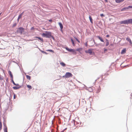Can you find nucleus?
I'll list each match as a JSON object with an SVG mask.
<instances>
[{
  "label": "nucleus",
  "mask_w": 132,
  "mask_h": 132,
  "mask_svg": "<svg viewBox=\"0 0 132 132\" xmlns=\"http://www.w3.org/2000/svg\"><path fill=\"white\" fill-rule=\"evenodd\" d=\"M42 36L46 38H50L52 36V34L51 32L46 31L45 33H43L42 34Z\"/></svg>",
  "instance_id": "obj_1"
},
{
  "label": "nucleus",
  "mask_w": 132,
  "mask_h": 132,
  "mask_svg": "<svg viewBox=\"0 0 132 132\" xmlns=\"http://www.w3.org/2000/svg\"><path fill=\"white\" fill-rule=\"evenodd\" d=\"M72 74L71 73L67 72L66 73L64 76H63V77L68 78L70 77H72Z\"/></svg>",
  "instance_id": "obj_2"
},
{
  "label": "nucleus",
  "mask_w": 132,
  "mask_h": 132,
  "mask_svg": "<svg viewBox=\"0 0 132 132\" xmlns=\"http://www.w3.org/2000/svg\"><path fill=\"white\" fill-rule=\"evenodd\" d=\"M24 29L22 27H21L17 28V32L20 34H22V32H24Z\"/></svg>",
  "instance_id": "obj_3"
},
{
  "label": "nucleus",
  "mask_w": 132,
  "mask_h": 132,
  "mask_svg": "<svg viewBox=\"0 0 132 132\" xmlns=\"http://www.w3.org/2000/svg\"><path fill=\"white\" fill-rule=\"evenodd\" d=\"M65 49L69 52L73 53V54H76V51L74 49H70L68 48V47H65Z\"/></svg>",
  "instance_id": "obj_4"
},
{
  "label": "nucleus",
  "mask_w": 132,
  "mask_h": 132,
  "mask_svg": "<svg viewBox=\"0 0 132 132\" xmlns=\"http://www.w3.org/2000/svg\"><path fill=\"white\" fill-rule=\"evenodd\" d=\"M120 22L121 24H129V19L121 21Z\"/></svg>",
  "instance_id": "obj_5"
},
{
  "label": "nucleus",
  "mask_w": 132,
  "mask_h": 132,
  "mask_svg": "<svg viewBox=\"0 0 132 132\" xmlns=\"http://www.w3.org/2000/svg\"><path fill=\"white\" fill-rule=\"evenodd\" d=\"M3 125L4 127V132H7V127L6 126V124L4 123Z\"/></svg>",
  "instance_id": "obj_6"
},
{
  "label": "nucleus",
  "mask_w": 132,
  "mask_h": 132,
  "mask_svg": "<svg viewBox=\"0 0 132 132\" xmlns=\"http://www.w3.org/2000/svg\"><path fill=\"white\" fill-rule=\"evenodd\" d=\"M93 49H89L87 51H85V52L86 53H89L91 54L92 53Z\"/></svg>",
  "instance_id": "obj_7"
},
{
  "label": "nucleus",
  "mask_w": 132,
  "mask_h": 132,
  "mask_svg": "<svg viewBox=\"0 0 132 132\" xmlns=\"http://www.w3.org/2000/svg\"><path fill=\"white\" fill-rule=\"evenodd\" d=\"M59 25L60 27V28H61V29H60L61 31L62 32H63V31L62 30V29L63 28V26L61 22H59Z\"/></svg>",
  "instance_id": "obj_8"
},
{
  "label": "nucleus",
  "mask_w": 132,
  "mask_h": 132,
  "mask_svg": "<svg viewBox=\"0 0 132 132\" xmlns=\"http://www.w3.org/2000/svg\"><path fill=\"white\" fill-rule=\"evenodd\" d=\"M83 50V49L82 48H78L76 50V51H78L79 52V53H80L81 54L82 52L81 51H82Z\"/></svg>",
  "instance_id": "obj_9"
},
{
  "label": "nucleus",
  "mask_w": 132,
  "mask_h": 132,
  "mask_svg": "<svg viewBox=\"0 0 132 132\" xmlns=\"http://www.w3.org/2000/svg\"><path fill=\"white\" fill-rule=\"evenodd\" d=\"M126 39L127 40V41L129 42V43L131 45L132 44V43L129 37H127L126 38Z\"/></svg>",
  "instance_id": "obj_10"
},
{
  "label": "nucleus",
  "mask_w": 132,
  "mask_h": 132,
  "mask_svg": "<svg viewBox=\"0 0 132 132\" xmlns=\"http://www.w3.org/2000/svg\"><path fill=\"white\" fill-rule=\"evenodd\" d=\"M126 48H124L123 49L121 52V54H125L126 52Z\"/></svg>",
  "instance_id": "obj_11"
},
{
  "label": "nucleus",
  "mask_w": 132,
  "mask_h": 132,
  "mask_svg": "<svg viewBox=\"0 0 132 132\" xmlns=\"http://www.w3.org/2000/svg\"><path fill=\"white\" fill-rule=\"evenodd\" d=\"M97 37L98 38L101 40V42H104L103 40L102 39V38L101 37H100L99 36H97Z\"/></svg>",
  "instance_id": "obj_12"
},
{
  "label": "nucleus",
  "mask_w": 132,
  "mask_h": 132,
  "mask_svg": "<svg viewBox=\"0 0 132 132\" xmlns=\"http://www.w3.org/2000/svg\"><path fill=\"white\" fill-rule=\"evenodd\" d=\"M128 7H124L121 9V11H125L127 10H128Z\"/></svg>",
  "instance_id": "obj_13"
},
{
  "label": "nucleus",
  "mask_w": 132,
  "mask_h": 132,
  "mask_svg": "<svg viewBox=\"0 0 132 132\" xmlns=\"http://www.w3.org/2000/svg\"><path fill=\"white\" fill-rule=\"evenodd\" d=\"M89 20H90V22L92 24L93 23V20L92 19V17H91L90 16H89Z\"/></svg>",
  "instance_id": "obj_14"
},
{
  "label": "nucleus",
  "mask_w": 132,
  "mask_h": 132,
  "mask_svg": "<svg viewBox=\"0 0 132 132\" xmlns=\"http://www.w3.org/2000/svg\"><path fill=\"white\" fill-rule=\"evenodd\" d=\"M9 72V73L10 75V76H11V78H12V79H13V75L12 73V72H11L9 71V72Z\"/></svg>",
  "instance_id": "obj_15"
},
{
  "label": "nucleus",
  "mask_w": 132,
  "mask_h": 132,
  "mask_svg": "<svg viewBox=\"0 0 132 132\" xmlns=\"http://www.w3.org/2000/svg\"><path fill=\"white\" fill-rule=\"evenodd\" d=\"M24 12V11H23V12H22L19 15L18 17L20 18H21L22 16L23 15Z\"/></svg>",
  "instance_id": "obj_16"
},
{
  "label": "nucleus",
  "mask_w": 132,
  "mask_h": 132,
  "mask_svg": "<svg viewBox=\"0 0 132 132\" xmlns=\"http://www.w3.org/2000/svg\"><path fill=\"white\" fill-rule=\"evenodd\" d=\"M123 1V0H116V2L117 3H120Z\"/></svg>",
  "instance_id": "obj_17"
},
{
  "label": "nucleus",
  "mask_w": 132,
  "mask_h": 132,
  "mask_svg": "<svg viewBox=\"0 0 132 132\" xmlns=\"http://www.w3.org/2000/svg\"><path fill=\"white\" fill-rule=\"evenodd\" d=\"M106 46H108L109 45V40L106 39Z\"/></svg>",
  "instance_id": "obj_18"
},
{
  "label": "nucleus",
  "mask_w": 132,
  "mask_h": 132,
  "mask_svg": "<svg viewBox=\"0 0 132 132\" xmlns=\"http://www.w3.org/2000/svg\"><path fill=\"white\" fill-rule=\"evenodd\" d=\"M36 38H38L40 40L42 41V42H43V39L42 38H41L40 37H36Z\"/></svg>",
  "instance_id": "obj_19"
},
{
  "label": "nucleus",
  "mask_w": 132,
  "mask_h": 132,
  "mask_svg": "<svg viewBox=\"0 0 132 132\" xmlns=\"http://www.w3.org/2000/svg\"><path fill=\"white\" fill-rule=\"evenodd\" d=\"M60 64L63 67H65L66 65L63 62L60 63Z\"/></svg>",
  "instance_id": "obj_20"
},
{
  "label": "nucleus",
  "mask_w": 132,
  "mask_h": 132,
  "mask_svg": "<svg viewBox=\"0 0 132 132\" xmlns=\"http://www.w3.org/2000/svg\"><path fill=\"white\" fill-rule=\"evenodd\" d=\"M20 87H21L20 86L19 87H16V86H14V87H13V88L14 89H18L20 88Z\"/></svg>",
  "instance_id": "obj_21"
},
{
  "label": "nucleus",
  "mask_w": 132,
  "mask_h": 132,
  "mask_svg": "<svg viewBox=\"0 0 132 132\" xmlns=\"http://www.w3.org/2000/svg\"><path fill=\"white\" fill-rule=\"evenodd\" d=\"M26 77L27 79H28L29 80H30L31 77L30 76L28 75H26Z\"/></svg>",
  "instance_id": "obj_22"
},
{
  "label": "nucleus",
  "mask_w": 132,
  "mask_h": 132,
  "mask_svg": "<svg viewBox=\"0 0 132 132\" xmlns=\"http://www.w3.org/2000/svg\"><path fill=\"white\" fill-rule=\"evenodd\" d=\"M129 24H132V19H129Z\"/></svg>",
  "instance_id": "obj_23"
},
{
  "label": "nucleus",
  "mask_w": 132,
  "mask_h": 132,
  "mask_svg": "<svg viewBox=\"0 0 132 132\" xmlns=\"http://www.w3.org/2000/svg\"><path fill=\"white\" fill-rule=\"evenodd\" d=\"M12 82L13 83V84H14V85H16V86H19V84H16L14 82L13 80V79H12Z\"/></svg>",
  "instance_id": "obj_24"
},
{
  "label": "nucleus",
  "mask_w": 132,
  "mask_h": 132,
  "mask_svg": "<svg viewBox=\"0 0 132 132\" xmlns=\"http://www.w3.org/2000/svg\"><path fill=\"white\" fill-rule=\"evenodd\" d=\"M71 41L72 43V44L73 45V46H75V44L74 43V42L73 41V40L71 38Z\"/></svg>",
  "instance_id": "obj_25"
},
{
  "label": "nucleus",
  "mask_w": 132,
  "mask_h": 132,
  "mask_svg": "<svg viewBox=\"0 0 132 132\" xmlns=\"http://www.w3.org/2000/svg\"><path fill=\"white\" fill-rule=\"evenodd\" d=\"M46 51H50V52H52L53 53H54V51L53 50H46Z\"/></svg>",
  "instance_id": "obj_26"
},
{
  "label": "nucleus",
  "mask_w": 132,
  "mask_h": 132,
  "mask_svg": "<svg viewBox=\"0 0 132 132\" xmlns=\"http://www.w3.org/2000/svg\"><path fill=\"white\" fill-rule=\"evenodd\" d=\"M27 87L31 89L32 88V87L31 86L27 85Z\"/></svg>",
  "instance_id": "obj_27"
},
{
  "label": "nucleus",
  "mask_w": 132,
  "mask_h": 132,
  "mask_svg": "<svg viewBox=\"0 0 132 132\" xmlns=\"http://www.w3.org/2000/svg\"><path fill=\"white\" fill-rule=\"evenodd\" d=\"M17 23H14L12 26V27H14L16 26Z\"/></svg>",
  "instance_id": "obj_28"
},
{
  "label": "nucleus",
  "mask_w": 132,
  "mask_h": 132,
  "mask_svg": "<svg viewBox=\"0 0 132 132\" xmlns=\"http://www.w3.org/2000/svg\"><path fill=\"white\" fill-rule=\"evenodd\" d=\"M13 94L14 95L13 98L14 99H15L16 96V95L14 93H13Z\"/></svg>",
  "instance_id": "obj_29"
},
{
  "label": "nucleus",
  "mask_w": 132,
  "mask_h": 132,
  "mask_svg": "<svg viewBox=\"0 0 132 132\" xmlns=\"http://www.w3.org/2000/svg\"><path fill=\"white\" fill-rule=\"evenodd\" d=\"M75 39L79 43H80V41L77 38H76V37H75Z\"/></svg>",
  "instance_id": "obj_30"
},
{
  "label": "nucleus",
  "mask_w": 132,
  "mask_h": 132,
  "mask_svg": "<svg viewBox=\"0 0 132 132\" xmlns=\"http://www.w3.org/2000/svg\"><path fill=\"white\" fill-rule=\"evenodd\" d=\"M128 9L132 8V6H129L128 7Z\"/></svg>",
  "instance_id": "obj_31"
},
{
  "label": "nucleus",
  "mask_w": 132,
  "mask_h": 132,
  "mask_svg": "<svg viewBox=\"0 0 132 132\" xmlns=\"http://www.w3.org/2000/svg\"><path fill=\"white\" fill-rule=\"evenodd\" d=\"M107 51H108V50L107 49H105V48L104 49V52H107Z\"/></svg>",
  "instance_id": "obj_32"
},
{
  "label": "nucleus",
  "mask_w": 132,
  "mask_h": 132,
  "mask_svg": "<svg viewBox=\"0 0 132 132\" xmlns=\"http://www.w3.org/2000/svg\"><path fill=\"white\" fill-rule=\"evenodd\" d=\"M100 15L101 17L104 16V15L103 14H101Z\"/></svg>",
  "instance_id": "obj_33"
},
{
  "label": "nucleus",
  "mask_w": 132,
  "mask_h": 132,
  "mask_svg": "<svg viewBox=\"0 0 132 132\" xmlns=\"http://www.w3.org/2000/svg\"><path fill=\"white\" fill-rule=\"evenodd\" d=\"M34 27H32L31 29V30H34Z\"/></svg>",
  "instance_id": "obj_34"
},
{
  "label": "nucleus",
  "mask_w": 132,
  "mask_h": 132,
  "mask_svg": "<svg viewBox=\"0 0 132 132\" xmlns=\"http://www.w3.org/2000/svg\"><path fill=\"white\" fill-rule=\"evenodd\" d=\"M85 45H86V46L87 47L88 46L87 45V42H86L85 44Z\"/></svg>",
  "instance_id": "obj_35"
},
{
  "label": "nucleus",
  "mask_w": 132,
  "mask_h": 132,
  "mask_svg": "<svg viewBox=\"0 0 132 132\" xmlns=\"http://www.w3.org/2000/svg\"><path fill=\"white\" fill-rule=\"evenodd\" d=\"M109 36H110V35H107L106 36V37H109Z\"/></svg>",
  "instance_id": "obj_36"
},
{
  "label": "nucleus",
  "mask_w": 132,
  "mask_h": 132,
  "mask_svg": "<svg viewBox=\"0 0 132 132\" xmlns=\"http://www.w3.org/2000/svg\"><path fill=\"white\" fill-rule=\"evenodd\" d=\"M49 21H50V22H52V19H50V20H49Z\"/></svg>",
  "instance_id": "obj_37"
},
{
  "label": "nucleus",
  "mask_w": 132,
  "mask_h": 132,
  "mask_svg": "<svg viewBox=\"0 0 132 132\" xmlns=\"http://www.w3.org/2000/svg\"><path fill=\"white\" fill-rule=\"evenodd\" d=\"M20 18H18L17 19V21H18V22H19V19H20Z\"/></svg>",
  "instance_id": "obj_38"
},
{
  "label": "nucleus",
  "mask_w": 132,
  "mask_h": 132,
  "mask_svg": "<svg viewBox=\"0 0 132 132\" xmlns=\"http://www.w3.org/2000/svg\"><path fill=\"white\" fill-rule=\"evenodd\" d=\"M41 51L42 52V53H44V51Z\"/></svg>",
  "instance_id": "obj_39"
},
{
  "label": "nucleus",
  "mask_w": 132,
  "mask_h": 132,
  "mask_svg": "<svg viewBox=\"0 0 132 132\" xmlns=\"http://www.w3.org/2000/svg\"><path fill=\"white\" fill-rule=\"evenodd\" d=\"M64 130H62V131H61L60 132H64Z\"/></svg>",
  "instance_id": "obj_40"
},
{
  "label": "nucleus",
  "mask_w": 132,
  "mask_h": 132,
  "mask_svg": "<svg viewBox=\"0 0 132 132\" xmlns=\"http://www.w3.org/2000/svg\"><path fill=\"white\" fill-rule=\"evenodd\" d=\"M105 1L106 2H108V0H105Z\"/></svg>",
  "instance_id": "obj_41"
},
{
  "label": "nucleus",
  "mask_w": 132,
  "mask_h": 132,
  "mask_svg": "<svg viewBox=\"0 0 132 132\" xmlns=\"http://www.w3.org/2000/svg\"><path fill=\"white\" fill-rule=\"evenodd\" d=\"M44 53H45V54H47L46 52H44Z\"/></svg>",
  "instance_id": "obj_42"
},
{
  "label": "nucleus",
  "mask_w": 132,
  "mask_h": 132,
  "mask_svg": "<svg viewBox=\"0 0 132 132\" xmlns=\"http://www.w3.org/2000/svg\"><path fill=\"white\" fill-rule=\"evenodd\" d=\"M1 13H0V16L1 15Z\"/></svg>",
  "instance_id": "obj_43"
},
{
  "label": "nucleus",
  "mask_w": 132,
  "mask_h": 132,
  "mask_svg": "<svg viewBox=\"0 0 132 132\" xmlns=\"http://www.w3.org/2000/svg\"><path fill=\"white\" fill-rule=\"evenodd\" d=\"M1 43V41H0V43Z\"/></svg>",
  "instance_id": "obj_44"
}]
</instances>
